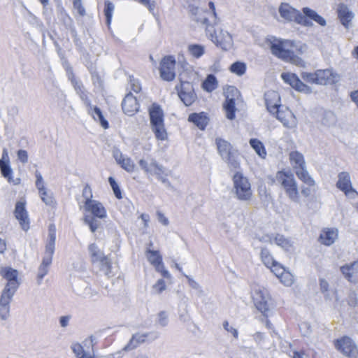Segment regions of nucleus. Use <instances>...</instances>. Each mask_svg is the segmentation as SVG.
Wrapping results in <instances>:
<instances>
[{
  "instance_id": "nucleus-1",
  "label": "nucleus",
  "mask_w": 358,
  "mask_h": 358,
  "mask_svg": "<svg viewBox=\"0 0 358 358\" xmlns=\"http://www.w3.org/2000/svg\"><path fill=\"white\" fill-rule=\"evenodd\" d=\"M271 51L278 58L292 63L299 61V55L306 50L304 44L297 45L289 40H274L271 43Z\"/></svg>"
},
{
  "instance_id": "nucleus-2",
  "label": "nucleus",
  "mask_w": 358,
  "mask_h": 358,
  "mask_svg": "<svg viewBox=\"0 0 358 358\" xmlns=\"http://www.w3.org/2000/svg\"><path fill=\"white\" fill-rule=\"evenodd\" d=\"M260 259L264 265L269 268L284 285H292L294 281L292 274L274 259L267 248L261 250Z\"/></svg>"
},
{
  "instance_id": "nucleus-3",
  "label": "nucleus",
  "mask_w": 358,
  "mask_h": 358,
  "mask_svg": "<svg viewBox=\"0 0 358 358\" xmlns=\"http://www.w3.org/2000/svg\"><path fill=\"white\" fill-rule=\"evenodd\" d=\"M83 208L86 213H90L92 215H85L84 221L89 226L90 231L94 233L99 227L95 218H106L107 211L103 204L96 200L84 201Z\"/></svg>"
},
{
  "instance_id": "nucleus-4",
  "label": "nucleus",
  "mask_w": 358,
  "mask_h": 358,
  "mask_svg": "<svg viewBox=\"0 0 358 358\" xmlns=\"http://www.w3.org/2000/svg\"><path fill=\"white\" fill-rule=\"evenodd\" d=\"M152 130L158 141H164L168 138L164 125V115L161 106L153 103L148 109Z\"/></svg>"
},
{
  "instance_id": "nucleus-5",
  "label": "nucleus",
  "mask_w": 358,
  "mask_h": 358,
  "mask_svg": "<svg viewBox=\"0 0 358 358\" xmlns=\"http://www.w3.org/2000/svg\"><path fill=\"white\" fill-rule=\"evenodd\" d=\"M55 241L56 227L55 224H50L48 227V239L45 245V255L38 268V280L39 282L48 272V267L52 263L55 252Z\"/></svg>"
},
{
  "instance_id": "nucleus-6",
  "label": "nucleus",
  "mask_w": 358,
  "mask_h": 358,
  "mask_svg": "<svg viewBox=\"0 0 358 358\" xmlns=\"http://www.w3.org/2000/svg\"><path fill=\"white\" fill-rule=\"evenodd\" d=\"M302 79L308 83L315 85H331L336 83L338 74L331 69H319L314 72H303Z\"/></svg>"
},
{
  "instance_id": "nucleus-7",
  "label": "nucleus",
  "mask_w": 358,
  "mask_h": 358,
  "mask_svg": "<svg viewBox=\"0 0 358 358\" xmlns=\"http://www.w3.org/2000/svg\"><path fill=\"white\" fill-rule=\"evenodd\" d=\"M71 83L79 94L80 99L85 102L88 108V113L95 121H99L100 124L103 129L109 127L108 122L104 118L101 109L97 106H92L87 93L83 90V85L78 83L76 78L71 79Z\"/></svg>"
},
{
  "instance_id": "nucleus-8",
  "label": "nucleus",
  "mask_w": 358,
  "mask_h": 358,
  "mask_svg": "<svg viewBox=\"0 0 358 358\" xmlns=\"http://www.w3.org/2000/svg\"><path fill=\"white\" fill-rule=\"evenodd\" d=\"M215 144L218 153L224 159L229 165L236 169L239 166V163L237 161L238 152L237 150L233 148L232 145L227 141L217 138L215 139Z\"/></svg>"
},
{
  "instance_id": "nucleus-9",
  "label": "nucleus",
  "mask_w": 358,
  "mask_h": 358,
  "mask_svg": "<svg viewBox=\"0 0 358 358\" xmlns=\"http://www.w3.org/2000/svg\"><path fill=\"white\" fill-rule=\"evenodd\" d=\"M240 92L234 86H228L224 91L225 101L223 109L227 119L232 120L236 117V101L240 96Z\"/></svg>"
},
{
  "instance_id": "nucleus-10",
  "label": "nucleus",
  "mask_w": 358,
  "mask_h": 358,
  "mask_svg": "<svg viewBox=\"0 0 358 358\" xmlns=\"http://www.w3.org/2000/svg\"><path fill=\"white\" fill-rule=\"evenodd\" d=\"M176 60L173 55H166L159 62V76L164 81L171 82L176 76Z\"/></svg>"
},
{
  "instance_id": "nucleus-11",
  "label": "nucleus",
  "mask_w": 358,
  "mask_h": 358,
  "mask_svg": "<svg viewBox=\"0 0 358 358\" xmlns=\"http://www.w3.org/2000/svg\"><path fill=\"white\" fill-rule=\"evenodd\" d=\"M252 299L256 308L268 319L270 313L268 300L271 299L269 292L264 287L255 289Z\"/></svg>"
},
{
  "instance_id": "nucleus-12",
  "label": "nucleus",
  "mask_w": 358,
  "mask_h": 358,
  "mask_svg": "<svg viewBox=\"0 0 358 358\" xmlns=\"http://www.w3.org/2000/svg\"><path fill=\"white\" fill-rule=\"evenodd\" d=\"M336 349L348 358H358V347L348 336H343L334 341Z\"/></svg>"
},
{
  "instance_id": "nucleus-13",
  "label": "nucleus",
  "mask_w": 358,
  "mask_h": 358,
  "mask_svg": "<svg viewBox=\"0 0 358 358\" xmlns=\"http://www.w3.org/2000/svg\"><path fill=\"white\" fill-rule=\"evenodd\" d=\"M178 95L181 101L186 106H192L197 99L193 85L188 81H180L176 86Z\"/></svg>"
},
{
  "instance_id": "nucleus-14",
  "label": "nucleus",
  "mask_w": 358,
  "mask_h": 358,
  "mask_svg": "<svg viewBox=\"0 0 358 358\" xmlns=\"http://www.w3.org/2000/svg\"><path fill=\"white\" fill-rule=\"evenodd\" d=\"M299 24L301 25L311 26L313 22L322 27H324L327 24L323 17L308 7L303 8L302 13H301V15H299Z\"/></svg>"
},
{
  "instance_id": "nucleus-15",
  "label": "nucleus",
  "mask_w": 358,
  "mask_h": 358,
  "mask_svg": "<svg viewBox=\"0 0 358 358\" xmlns=\"http://www.w3.org/2000/svg\"><path fill=\"white\" fill-rule=\"evenodd\" d=\"M145 255L148 261L152 266H154L157 272L160 273L161 275L165 278H171V274L165 268L164 264L163 263L162 256L159 250L148 249L145 251Z\"/></svg>"
},
{
  "instance_id": "nucleus-16",
  "label": "nucleus",
  "mask_w": 358,
  "mask_h": 358,
  "mask_svg": "<svg viewBox=\"0 0 358 358\" xmlns=\"http://www.w3.org/2000/svg\"><path fill=\"white\" fill-rule=\"evenodd\" d=\"M289 161L299 179H310L308 173L306 170L305 160L302 154L297 151L291 152L289 154Z\"/></svg>"
},
{
  "instance_id": "nucleus-17",
  "label": "nucleus",
  "mask_w": 358,
  "mask_h": 358,
  "mask_svg": "<svg viewBox=\"0 0 358 358\" xmlns=\"http://www.w3.org/2000/svg\"><path fill=\"white\" fill-rule=\"evenodd\" d=\"M13 214L19 222L21 228L24 231H27L30 227V221L26 209V201L24 199L15 203Z\"/></svg>"
},
{
  "instance_id": "nucleus-18",
  "label": "nucleus",
  "mask_w": 358,
  "mask_h": 358,
  "mask_svg": "<svg viewBox=\"0 0 358 358\" xmlns=\"http://www.w3.org/2000/svg\"><path fill=\"white\" fill-rule=\"evenodd\" d=\"M275 117L284 127L293 129L297 126V119L292 111L287 107L282 106L275 113Z\"/></svg>"
},
{
  "instance_id": "nucleus-19",
  "label": "nucleus",
  "mask_w": 358,
  "mask_h": 358,
  "mask_svg": "<svg viewBox=\"0 0 358 358\" xmlns=\"http://www.w3.org/2000/svg\"><path fill=\"white\" fill-rule=\"evenodd\" d=\"M281 78L285 83L298 92L306 94H310L312 92L311 88L304 84L295 73L289 72L282 73Z\"/></svg>"
},
{
  "instance_id": "nucleus-20",
  "label": "nucleus",
  "mask_w": 358,
  "mask_h": 358,
  "mask_svg": "<svg viewBox=\"0 0 358 358\" xmlns=\"http://www.w3.org/2000/svg\"><path fill=\"white\" fill-rule=\"evenodd\" d=\"M264 99L266 108L271 114H275L282 106L280 94L276 91L268 90L264 94Z\"/></svg>"
},
{
  "instance_id": "nucleus-21",
  "label": "nucleus",
  "mask_w": 358,
  "mask_h": 358,
  "mask_svg": "<svg viewBox=\"0 0 358 358\" xmlns=\"http://www.w3.org/2000/svg\"><path fill=\"white\" fill-rule=\"evenodd\" d=\"M1 276L7 281L6 286L15 287L18 288V271L10 266H3L0 268Z\"/></svg>"
},
{
  "instance_id": "nucleus-22",
  "label": "nucleus",
  "mask_w": 358,
  "mask_h": 358,
  "mask_svg": "<svg viewBox=\"0 0 358 358\" xmlns=\"http://www.w3.org/2000/svg\"><path fill=\"white\" fill-rule=\"evenodd\" d=\"M122 108L124 114L134 115L139 109L138 101L131 93L127 94L122 100Z\"/></svg>"
},
{
  "instance_id": "nucleus-23",
  "label": "nucleus",
  "mask_w": 358,
  "mask_h": 358,
  "mask_svg": "<svg viewBox=\"0 0 358 358\" xmlns=\"http://www.w3.org/2000/svg\"><path fill=\"white\" fill-rule=\"evenodd\" d=\"M187 120L199 129L203 131L207 127L210 118L208 115L205 112L192 113L189 115Z\"/></svg>"
},
{
  "instance_id": "nucleus-24",
  "label": "nucleus",
  "mask_w": 358,
  "mask_h": 358,
  "mask_svg": "<svg viewBox=\"0 0 358 358\" xmlns=\"http://www.w3.org/2000/svg\"><path fill=\"white\" fill-rule=\"evenodd\" d=\"M113 156L117 163L125 171L133 172L135 170L136 165L134 161L128 157L124 156L118 149L113 151Z\"/></svg>"
},
{
  "instance_id": "nucleus-25",
  "label": "nucleus",
  "mask_w": 358,
  "mask_h": 358,
  "mask_svg": "<svg viewBox=\"0 0 358 358\" xmlns=\"http://www.w3.org/2000/svg\"><path fill=\"white\" fill-rule=\"evenodd\" d=\"M338 236V231L336 228H324L320 234L318 241L324 245L330 246L334 243Z\"/></svg>"
},
{
  "instance_id": "nucleus-26",
  "label": "nucleus",
  "mask_w": 358,
  "mask_h": 358,
  "mask_svg": "<svg viewBox=\"0 0 358 358\" xmlns=\"http://www.w3.org/2000/svg\"><path fill=\"white\" fill-rule=\"evenodd\" d=\"M234 187L238 198L241 200H248L252 196L251 186L249 180H234Z\"/></svg>"
},
{
  "instance_id": "nucleus-27",
  "label": "nucleus",
  "mask_w": 358,
  "mask_h": 358,
  "mask_svg": "<svg viewBox=\"0 0 358 358\" xmlns=\"http://www.w3.org/2000/svg\"><path fill=\"white\" fill-rule=\"evenodd\" d=\"M279 13L282 18L288 21H294L299 24V15H301V12L292 8L288 3H281L279 7Z\"/></svg>"
},
{
  "instance_id": "nucleus-28",
  "label": "nucleus",
  "mask_w": 358,
  "mask_h": 358,
  "mask_svg": "<svg viewBox=\"0 0 358 358\" xmlns=\"http://www.w3.org/2000/svg\"><path fill=\"white\" fill-rule=\"evenodd\" d=\"M341 271L348 281L358 282V262L341 266Z\"/></svg>"
},
{
  "instance_id": "nucleus-29",
  "label": "nucleus",
  "mask_w": 358,
  "mask_h": 358,
  "mask_svg": "<svg viewBox=\"0 0 358 358\" xmlns=\"http://www.w3.org/2000/svg\"><path fill=\"white\" fill-rule=\"evenodd\" d=\"M138 164L141 168L148 173L159 174L162 171L161 166L152 157H148L146 159H142Z\"/></svg>"
},
{
  "instance_id": "nucleus-30",
  "label": "nucleus",
  "mask_w": 358,
  "mask_h": 358,
  "mask_svg": "<svg viewBox=\"0 0 358 358\" xmlns=\"http://www.w3.org/2000/svg\"><path fill=\"white\" fill-rule=\"evenodd\" d=\"M36 185L38 189L42 201L46 205L55 208L56 201L52 196V194L45 188L43 180H36Z\"/></svg>"
},
{
  "instance_id": "nucleus-31",
  "label": "nucleus",
  "mask_w": 358,
  "mask_h": 358,
  "mask_svg": "<svg viewBox=\"0 0 358 358\" xmlns=\"http://www.w3.org/2000/svg\"><path fill=\"white\" fill-rule=\"evenodd\" d=\"M338 17L341 24L346 28L353 17V14L348 10V7L344 4H340L338 8Z\"/></svg>"
},
{
  "instance_id": "nucleus-32",
  "label": "nucleus",
  "mask_w": 358,
  "mask_h": 358,
  "mask_svg": "<svg viewBox=\"0 0 358 358\" xmlns=\"http://www.w3.org/2000/svg\"><path fill=\"white\" fill-rule=\"evenodd\" d=\"M17 288L15 287L5 286L1 295L0 296V305L6 309V312L8 311V304L10 303L13 296L16 292Z\"/></svg>"
},
{
  "instance_id": "nucleus-33",
  "label": "nucleus",
  "mask_w": 358,
  "mask_h": 358,
  "mask_svg": "<svg viewBox=\"0 0 358 358\" xmlns=\"http://www.w3.org/2000/svg\"><path fill=\"white\" fill-rule=\"evenodd\" d=\"M0 170L4 178L10 179L12 169L9 165V157L6 149L3 150L2 157L0 159Z\"/></svg>"
},
{
  "instance_id": "nucleus-34",
  "label": "nucleus",
  "mask_w": 358,
  "mask_h": 358,
  "mask_svg": "<svg viewBox=\"0 0 358 358\" xmlns=\"http://www.w3.org/2000/svg\"><path fill=\"white\" fill-rule=\"evenodd\" d=\"M282 185L285 189L289 197L294 201L298 199V189L295 180H282Z\"/></svg>"
},
{
  "instance_id": "nucleus-35",
  "label": "nucleus",
  "mask_w": 358,
  "mask_h": 358,
  "mask_svg": "<svg viewBox=\"0 0 358 358\" xmlns=\"http://www.w3.org/2000/svg\"><path fill=\"white\" fill-rule=\"evenodd\" d=\"M148 334H139L137 333L132 336L128 344L125 346L126 350H132L138 347L140 344L146 341Z\"/></svg>"
},
{
  "instance_id": "nucleus-36",
  "label": "nucleus",
  "mask_w": 358,
  "mask_h": 358,
  "mask_svg": "<svg viewBox=\"0 0 358 358\" xmlns=\"http://www.w3.org/2000/svg\"><path fill=\"white\" fill-rule=\"evenodd\" d=\"M250 145L254 149L257 155L262 159H265L267 152L263 143L257 138H251Z\"/></svg>"
},
{
  "instance_id": "nucleus-37",
  "label": "nucleus",
  "mask_w": 358,
  "mask_h": 358,
  "mask_svg": "<svg viewBox=\"0 0 358 358\" xmlns=\"http://www.w3.org/2000/svg\"><path fill=\"white\" fill-rule=\"evenodd\" d=\"M218 86V82L216 77L213 74H209L202 83V88L207 92H212Z\"/></svg>"
},
{
  "instance_id": "nucleus-38",
  "label": "nucleus",
  "mask_w": 358,
  "mask_h": 358,
  "mask_svg": "<svg viewBox=\"0 0 358 358\" xmlns=\"http://www.w3.org/2000/svg\"><path fill=\"white\" fill-rule=\"evenodd\" d=\"M90 256L92 264L97 263L104 255L96 243H91L88 246Z\"/></svg>"
},
{
  "instance_id": "nucleus-39",
  "label": "nucleus",
  "mask_w": 358,
  "mask_h": 358,
  "mask_svg": "<svg viewBox=\"0 0 358 358\" xmlns=\"http://www.w3.org/2000/svg\"><path fill=\"white\" fill-rule=\"evenodd\" d=\"M71 349L76 358H97L94 355L87 353L83 346L79 343H73L71 346Z\"/></svg>"
},
{
  "instance_id": "nucleus-40",
  "label": "nucleus",
  "mask_w": 358,
  "mask_h": 358,
  "mask_svg": "<svg viewBox=\"0 0 358 358\" xmlns=\"http://www.w3.org/2000/svg\"><path fill=\"white\" fill-rule=\"evenodd\" d=\"M274 242L276 245L287 251L289 250L293 246L291 241L281 234H277L275 236Z\"/></svg>"
},
{
  "instance_id": "nucleus-41",
  "label": "nucleus",
  "mask_w": 358,
  "mask_h": 358,
  "mask_svg": "<svg viewBox=\"0 0 358 358\" xmlns=\"http://www.w3.org/2000/svg\"><path fill=\"white\" fill-rule=\"evenodd\" d=\"M316 352L314 350H300L293 352L292 358H316Z\"/></svg>"
},
{
  "instance_id": "nucleus-42",
  "label": "nucleus",
  "mask_w": 358,
  "mask_h": 358,
  "mask_svg": "<svg viewBox=\"0 0 358 358\" xmlns=\"http://www.w3.org/2000/svg\"><path fill=\"white\" fill-rule=\"evenodd\" d=\"M229 71L237 76H243L246 71V64L242 62H236L230 66Z\"/></svg>"
},
{
  "instance_id": "nucleus-43",
  "label": "nucleus",
  "mask_w": 358,
  "mask_h": 358,
  "mask_svg": "<svg viewBox=\"0 0 358 358\" xmlns=\"http://www.w3.org/2000/svg\"><path fill=\"white\" fill-rule=\"evenodd\" d=\"M114 5L109 1H106L104 3V15L106 16V24L108 27L110 26L113 13L114 11Z\"/></svg>"
},
{
  "instance_id": "nucleus-44",
  "label": "nucleus",
  "mask_w": 358,
  "mask_h": 358,
  "mask_svg": "<svg viewBox=\"0 0 358 358\" xmlns=\"http://www.w3.org/2000/svg\"><path fill=\"white\" fill-rule=\"evenodd\" d=\"M188 51L189 54L195 57H201L205 52L204 47L198 44H191L188 46Z\"/></svg>"
},
{
  "instance_id": "nucleus-45",
  "label": "nucleus",
  "mask_w": 358,
  "mask_h": 358,
  "mask_svg": "<svg viewBox=\"0 0 358 358\" xmlns=\"http://www.w3.org/2000/svg\"><path fill=\"white\" fill-rule=\"evenodd\" d=\"M98 262L100 263L101 269L104 271L106 274H108L111 272L112 262L108 256L103 255Z\"/></svg>"
},
{
  "instance_id": "nucleus-46",
  "label": "nucleus",
  "mask_w": 358,
  "mask_h": 358,
  "mask_svg": "<svg viewBox=\"0 0 358 358\" xmlns=\"http://www.w3.org/2000/svg\"><path fill=\"white\" fill-rule=\"evenodd\" d=\"M337 187L341 189L345 194H348L351 192H354L352 188L350 180H338Z\"/></svg>"
},
{
  "instance_id": "nucleus-47",
  "label": "nucleus",
  "mask_w": 358,
  "mask_h": 358,
  "mask_svg": "<svg viewBox=\"0 0 358 358\" xmlns=\"http://www.w3.org/2000/svg\"><path fill=\"white\" fill-rule=\"evenodd\" d=\"M129 81L132 91L136 93H139L141 91V84L137 78L129 76Z\"/></svg>"
},
{
  "instance_id": "nucleus-48",
  "label": "nucleus",
  "mask_w": 358,
  "mask_h": 358,
  "mask_svg": "<svg viewBox=\"0 0 358 358\" xmlns=\"http://www.w3.org/2000/svg\"><path fill=\"white\" fill-rule=\"evenodd\" d=\"M73 7L75 9H76L78 13L80 16H84L86 14L85 9L83 5L81 0H73Z\"/></svg>"
},
{
  "instance_id": "nucleus-49",
  "label": "nucleus",
  "mask_w": 358,
  "mask_h": 358,
  "mask_svg": "<svg viewBox=\"0 0 358 358\" xmlns=\"http://www.w3.org/2000/svg\"><path fill=\"white\" fill-rule=\"evenodd\" d=\"M110 183V186L113 190L115 196L117 199H121L122 198V192L119 185L116 182V180H109Z\"/></svg>"
},
{
  "instance_id": "nucleus-50",
  "label": "nucleus",
  "mask_w": 358,
  "mask_h": 358,
  "mask_svg": "<svg viewBox=\"0 0 358 358\" xmlns=\"http://www.w3.org/2000/svg\"><path fill=\"white\" fill-rule=\"evenodd\" d=\"M82 196L85 199L84 201H94L92 199L93 195H92V189H91L90 187H89L88 185H86L83 188Z\"/></svg>"
},
{
  "instance_id": "nucleus-51",
  "label": "nucleus",
  "mask_w": 358,
  "mask_h": 358,
  "mask_svg": "<svg viewBox=\"0 0 358 358\" xmlns=\"http://www.w3.org/2000/svg\"><path fill=\"white\" fill-rule=\"evenodd\" d=\"M153 289H155L158 294L162 293L164 290L166 289L165 281L163 279L158 280L157 282L153 285Z\"/></svg>"
},
{
  "instance_id": "nucleus-52",
  "label": "nucleus",
  "mask_w": 358,
  "mask_h": 358,
  "mask_svg": "<svg viewBox=\"0 0 358 358\" xmlns=\"http://www.w3.org/2000/svg\"><path fill=\"white\" fill-rule=\"evenodd\" d=\"M140 3L146 6L150 11H153L155 8V2L151 0H137Z\"/></svg>"
},
{
  "instance_id": "nucleus-53",
  "label": "nucleus",
  "mask_w": 358,
  "mask_h": 358,
  "mask_svg": "<svg viewBox=\"0 0 358 358\" xmlns=\"http://www.w3.org/2000/svg\"><path fill=\"white\" fill-rule=\"evenodd\" d=\"M18 159L22 163H27L28 162V154L24 150H19L17 151Z\"/></svg>"
},
{
  "instance_id": "nucleus-54",
  "label": "nucleus",
  "mask_w": 358,
  "mask_h": 358,
  "mask_svg": "<svg viewBox=\"0 0 358 358\" xmlns=\"http://www.w3.org/2000/svg\"><path fill=\"white\" fill-rule=\"evenodd\" d=\"M87 343H89L92 349L93 350L95 345H96V341L93 336H90L84 341V344L85 345H87Z\"/></svg>"
},
{
  "instance_id": "nucleus-55",
  "label": "nucleus",
  "mask_w": 358,
  "mask_h": 358,
  "mask_svg": "<svg viewBox=\"0 0 358 358\" xmlns=\"http://www.w3.org/2000/svg\"><path fill=\"white\" fill-rule=\"evenodd\" d=\"M320 288L322 292H326L328 291L329 289V283L327 280L322 279L320 281Z\"/></svg>"
},
{
  "instance_id": "nucleus-56",
  "label": "nucleus",
  "mask_w": 358,
  "mask_h": 358,
  "mask_svg": "<svg viewBox=\"0 0 358 358\" xmlns=\"http://www.w3.org/2000/svg\"><path fill=\"white\" fill-rule=\"evenodd\" d=\"M7 249L6 240L0 238V254H3Z\"/></svg>"
},
{
  "instance_id": "nucleus-57",
  "label": "nucleus",
  "mask_w": 358,
  "mask_h": 358,
  "mask_svg": "<svg viewBox=\"0 0 358 358\" xmlns=\"http://www.w3.org/2000/svg\"><path fill=\"white\" fill-rule=\"evenodd\" d=\"M158 219L160 222H162L164 225H167L169 224L168 219L160 212L157 213Z\"/></svg>"
},
{
  "instance_id": "nucleus-58",
  "label": "nucleus",
  "mask_w": 358,
  "mask_h": 358,
  "mask_svg": "<svg viewBox=\"0 0 358 358\" xmlns=\"http://www.w3.org/2000/svg\"><path fill=\"white\" fill-rule=\"evenodd\" d=\"M208 6H209L210 10H211L212 16L213 17V18L217 19V13H216V10H215L214 3L213 1H210L208 3Z\"/></svg>"
},
{
  "instance_id": "nucleus-59",
  "label": "nucleus",
  "mask_w": 358,
  "mask_h": 358,
  "mask_svg": "<svg viewBox=\"0 0 358 358\" xmlns=\"http://www.w3.org/2000/svg\"><path fill=\"white\" fill-rule=\"evenodd\" d=\"M69 320V316H62L60 317L59 322L62 327H65L68 325Z\"/></svg>"
},
{
  "instance_id": "nucleus-60",
  "label": "nucleus",
  "mask_w": 358,
  "mask_h": 358,
  "mask_svg": "<svg viewBox=\"0 0 358 358\" xmlns=\"http://www.w3.org/2000/svg\"><path fill=\"white\" fill-rule=\"evenodd\" d=\"M350 97L352 100L356 103L358 107V90H355L352 92L350 94Z\"/></svg>"
},
{
  "instance_id": "nucleus-61",
  "label": "nucleus",
  "mask_w": 358,
  "mask_h": 358,
  "mask_svg": "<svg viewBox=\"0 0 358 358\" xmlns=\"http://www.w3.org/2000/svg\"><path fill=\"white\" fill-rule=\"evenodd\" d=\"M141 220L143 222L144 226L145 227H147L148 225L149 220H150L149 215H146V214H141Z\"/></svg>"
},
{
  "instance_id": "nucleus-62",
  "label": "nucleus",
  "mask_w": 358,
  "mask_h": 358,
  "mask_svg": "<svg viewBox=\"0 0 358 358\" xmlns=\"http://www.w3.org/2000/svg\"><path fill=\"white\" fill-rule=\"evenodd\" d=\"M349 178H350V175L347 172H342L338 175V179L344 180V179H349Z\"/></svg>"
},
{
  "instance_id": "nucleus-63",
  "label": "nucleus",
  "mask_w": 358,
  "mask_h": 358,
  "mask_svg": "<svg viewBox=\"0 0 358 358\" xmlns=\"http://www.w3.org/2000/svg\"><path fill=\"white\" fill-rule=\"evenodd\" d=\"M352 55L358 61V45L355 47L354 50L352 52Z\"/></svg>"
},
{
  "instance_id": "nucleus-64",
  "label": "nucleus",
  "mask_w": 358,
  "mask_h": 358,
  "mask_svg": "<svg viewBox=\"0 0 358 358\" xmlns=\"http://www.w3.org/2000/svg\"><path fill=\"white\" fill-rule=\"evenodd\" d=\"M229 332H231L235 338L238 337V331L236 329L230 327Z\"/></svg>"
}]
</instances>
